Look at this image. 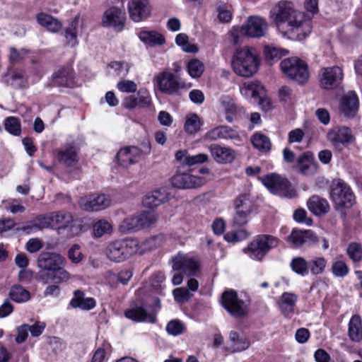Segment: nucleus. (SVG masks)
Wrapping results in <instances>:
<instances>
[{"label": "nucleus", "mask_w": 362, "mask_h": 362, "mask_svg": "<svg viewBox=\"0 0 362 362\" xmlns=\"http://www.w3.org/2000/svg\"><path fill=\"white\" fill-rule=\"evenodd\" d=\"M272 12L277 29L284 37L303 40L310 33V22L305 18L303 13L296 11L291 2H279Z\"/></svg>", "instance_id": "1"}, {"label": "nucleus", "mask_w": 362, "mask_h": 362, "mask_svg": "<svg viewBox=\"0 0 362 362\" xmlns=\"http://www.w3.org/2000/svg\"><path fill=\"white\" fill-rule=\"evenodd\" d=\"M231 64L238 76L247 78L258 71L260 60L254 48L245 46L235 51Z\"/></svg>", "instance_id": "2"}, {"label": "nucleus", "mask_w": 362, "mask_h": 362, "mask_svg": "<svg viewBox=\"0 0 362 362\" xmlns=\"http://www.w3.org/2000/svg\"><path fill=\"white\" fill-rule=\"evenodd\" d=\"M139 251V242L135 239L123 238L107 243L104 254L111 262L119 263L125 261Z\"/></svg>", "instance_id": "3"}, {"label": "nucleus", "mask_w": 362, "mask_h": 362, "mask_svg": "<svg viewBox=\"0 0 362 362\" xmlns=\"http://www.w3.org/2000/svg\"><path fill=\"white\" fill-rule=\"evenodd\" d=\"M66 259L57 252H47V284H60L71 278L70 274L64 269Z\"/></svg>", "instance_id": "4"}, {"label": "nucleus", "mask_w": 362, "mask_h": 362, "mask_svg": "<svg viewBox=\"0 0 362 362\" xmlns=\"http://www.w3.org/2000/svg\"><path fill=\"white\" fill-rule=\"evenodd\" d=\"M282 72L291 80L298 84L305 83L309 78L307 64L298 57H289L280 63Z\"/></svg>", "instance_id": "5"}, {"label": "nucleus", "mask_w": 362, "mask_h": 362, "mask_svg": "<svg viewBox=\"0 0 362 362\" xmlns=\"http://www.w3.org/2000/svg\"><path fill=\"white\" fill-rule=\"evenodd\" d=\"M279 240L269 235L257 236L247 246L246 252L254 259L262 260L272 248L278 245Z\"/></svg>", "instance_id": "6"}, {"label": "nucleus", "mask_w": 362, "mask_h": 362, "mask_svg": "<svg viewBox=\"0 0 362 362\" xmlns=\"http://www.w3.org/2000/svg\"><path fill=\"white\" fill-rule=\"evenodd\" d=\"M221 304L235 317H243L249 311L248 305L240 299L233 290H228L222 293Z\"/></svg>", "instance_id": "7"}, {"label": "nucleus", "mask_w": 362, "mask_h": 362, "mask_svg": "<svg viewBox=\"0 0 362 362\" xmlns=\"http://www.w3.org/2000/svg\"><path fill=\"white\" fill-rule=\"evenodd\" d=\"M235 213L231 221L233 228H240L248 222V218L253 211V203L249 195L242 194L234 202Z\"/></svg>", "instance_id": "8"}, {"label": "nucleus", "mask_w": 362, "mask_h": 362, "mask_svg": "<svg viewBox=\"0 0 362 362\" xmlns=\"http://www.w3.org/2000/svg\"><path fill=\"white\" fill-rule=\"evenodd\" d=\"M327 139L335 150L341 151L354 140V136L351 129L336 126L329 129Z\"/></svg>", "instance_id": "9"}, {"label": "nucleus", "mask_w": 362, "mask_h": 362, "mask_svg": "<svg viewBox=\"0 0 362 362\" xmlns=\"http://www.w3.org/2000/svg\"><path fill=\"white\" fill-rule=\"evenodd\" d=\"M154 81L158 90L168 95H179L180 90L184 87L176 76L168 71L158 74Z\"/></svg>", "instance_id": "10"}, {"label": "nucleus", "mask_w": 362, "mask_h": 362, "mask_svg": "<svg viewBox=\"0 0 362 362\" xmlns=\"http://www.w3.org/2000/svg\"><path fill=\"white\" fill-rule=\"evenodd\" d=\"M330 197L337 206L344 208L351 207L354 200L351 188L341 180L333 183Z\"/></svg>", "instance_id": "11"}, {"label": "nucleus", "mask_w": 362, "mask_h": 362, "mask_svg": "<svg viewBox=\"0 0 362 362\" xmlns=\"http://www.w3.org/2000/svg\"><path fill=\"white\" fill-rule=\"evenodd\" d=\"M150 152V146H146L142 150L137 146H127L121 148L116 155L118 163L123 167H128L139 162Z\"/></svg>", "instance_id": "12"}, {"label": "nucleus", "mask_w": 362, "mask_h": 362, "mask_svg": "<svg viewBox=\"0 0 362 362\" xmlns=\"http://www.w3.org/2000/svg\"><path fill=\"white\" fill-rule=\"evenodd\" d=\"M73 214L64 210L54 211L47 216V228L61 230H71L74 223Z\"/></svg>", "instance_id": "13"}, {"label": "nucleus", "mask_w": 362, "mask_h": 362, "mask_svg": "<svg viewBox=\"0 0 362 362\" xmlns=\"http://www.w3.org/2000/svg\"><path fill=\"white\" fill-rule=\"evenodd\" d=\"M343 71L337 66L320 69L318 74L320 86L326 90L338 86L343 79Z\"/></svg>", "instance_id": "14"}, {"label": "nucleus", "mask_w": 362, "mask_h": 362, "mask_svg": "<svg viewBox=\"0 0 362 362\" xmlns=\"http://www.w3.org/2000/svg\"><path fill=\"white\" fill-rule=\"evenodd\" d=\"M173 269L180 272L186 276H196L199 272V264L194 258L187 255L177 254L173 259Z\"/></svg>", "instance_id": "15"}, {"label": "nucleus", "mask_w": 362, "mask_h": 362, "mask_svg": "<svg viewBox=\"0 0 362 362\" xmlns=\"http://www.w3.org/2000/svg\"><path fill=\"white\" fill-rule=\"evenodd\" d=\"M80 207L86 211H98L109 207L111 204L110 197L104 194H91L81 197L78 202Z\"/></svg>", "instance_id": "16"}, {"label": "nucleus", "mask_w": 362, "mask_h": 362, "mask_svg": "<svg viewBox=\"0 0 362 362\" xmlns=\"http://www.w3.org/2000/svg\"><path fill=\"white\" fill-rule=\"evenodd\" d=\"M262 184L273 194L286 196L290 187L289 182L279 175L270 173L260 178Z\"/></svg>", "instance_id": "17"}, {"label": "nucleus", "mask_w": 362, "mask_h": 362, "mask_svg": "<svg viewBox=\"0 0 362 362\" xmlns=\"http://www.w3.org/2000/svg\"><path fill=\"white\" fill-rule=\"evenodd\" d=\"M267 23L264 19L259 16H251L241 26L240 31L251 37H260L265 35Z\"/></svg>", "instance_id": "18"}, {"label": "nucleus", "mask_w": 362, "mask_h": 362, "mask_svg": "<svg viewBox=\"0 0 362 362\" xmlns=\"http://www.w3.org/2000/svg\"><path fill=\"white\" fill-rule=\"evenodd\" d=\"M240 90L245 98L254 99L262 105L264 102H267L268 106L269 105V103L264 98L265 90L259 82L255 81L245 83L240 87Z\"/></svg>", "instance_id": "19"}, {"label": "nucleus", "mask_w": 362, "mask_h": 362, "mask_svg": "<svg viewBox=\"0 0 362 362\" xmlns=\"http://www.w3.org/2000/svg\"><path fill=\"white\" fill-rule=\"evenodd\" d=\"M173 185L180 189H190L202 186L205 183L204 177L189 173H177L172 178Z\"/></svg>", "instance_id": "20"}, {"label": "nucleus", "mask_w": 362, "mask_h": 362, "mask_svg": "<svg viewBox=\"0 0 362 362\" xmlns=\"http://www.w3.org/2000/svg\"><path fill=\"white\" fill-rule=\"evenodd\" d=\"M130 18L135 22L147 18L151 13L147 0H130L128 3Z\"/></svg>", "instance_id": "21"}, {"label": "nucleus", "mask_w": 362, "mask_h": 362, "mask_svg": "<svg viewBox=\"0 0 362 362\" xmlns=\"http://www.w3.org/2000/svg\"><path fill=\"white\" fill-rule=\"evenodd\" d=\"M151 103L148 91L145 88H141L136 95L126 97L123 102L124 107L132 110L135 107H148Z\"/></svg>", "instance_id": "22"}, {"label": "nucleus", "mask_w": 362, "mask_h": 362, "mask_svg": "<svg viewBox=\"0 0 362 362\" xmlns=\"http://www.w3.org/2000/svg\"><path fill=\"white\" fill-rule=\"evenodd\" d=\"M125 13L117 7L108 8L103 15V23L106 26L113 27L119 30L124 25Z\"/></svg>", "instance_id": "23"}, {"label": "nucleus", "mask_w": 362, "mask_h": 362, "mask_svg": "<svg viewBox=\"0 0 362 362\" xmlns=\"http://www.w3.org/2000/svg\"><path fill=\"white\" fill-rule=\"evenodd\" d=\"M287 241L292 247H298L303 244H313L317 241V238L311 230H300L293 229L287 237Z\"/></svg>", "instance_id": "24"}, {"label": "nucleus", "mask_w": 362, "mask_h": 362, "mask_svg": "<svg viewBox=\"0 0 362 362\" xmlns=\"http://www.w3.org/2000/svg\"><path fill=\"white\" fill-rule=\"evenodd\" d=\"M358 108V99L354 91H349L341 99L340 110L346 117H354Z\"/></svg>", "instance_id": "25"}, {"label": "nucleus", "mask_w": 362, "mask_h": 362, "mask_svg": "<svg viewBox=\"0 0 362 362\" xmlns=\"http://www.w3.org/2000/svg\"><path fill=\"white\" fill-rule=\"evenodd\" d=\"M53 86L73 88L76 86L73 71L69 68H61L52 77Z\"/></svg>", "instance_id": "26"}, {"label": "nucleus", "mask_w": 362, "mask_h": 362, "mask_svg": "<svg viewBox=\"0 0 362 362\" xmlns=\"http://www.w3.org/2000/svg\"><path fill=\"white\" fill-rule=\"evenodd\" d=\"M209 148L211 156L217 163H229L235 159V152L231 148L217 144H212Z\"/></svg>", "instance_id": "27"}, {"label": "nucleus", "mask_w": 362, "mask_h": 362, "mask_svg": "<svg viewBox=\"0 0 362 362\" xmlns=\"http://www.w3.org/2000/svg\"><path fill=\"white\" fill-rule=\"evenodd\" d=\"M298 300V296L293 293L284 292L279 298L277 305L281 313L285 317L294 313V308Z\"/></svg>", "instance_id": "28"}, {"label": "nucleus", "mask_w": 362, "mask_h": 362, "mask_svg": "<svg viewBox=\"0 0 362 362\" xmlns=\"http://www.w3.org/2000/svg\"><path fill=\"white\" fill-rule=\"evenodd\" d=\"M175 160L180 164L188 166L204 163L208 160L209 158L205 153L190 156L186 150L177 151L175 153Z\"/></svg>", "instance_id": "29"}, {"label": "nucleus", "mask_w": 362, "mask_h": 362, "mask_svg": "<svg viewBox=\"0 0 362 362\" xmlns=\"http://www.w3.org/2000/svg\"><path fill=\"white\" fill-rule=\"evenodd\" d=\"M297 168L305 175H313L317 171V164L314 161L313 153L305 152L298 158Z\"/></svg>", "instance_id": "30"}, {"label": "nucleus", "mask_w": 362, "mask_h": 362, "mask_svg": "<svg viewBox=\"0 0 362 362\" xmlns=\"http://www.w3.org/2000/svg\"><path fill=\"white\" fill-rule=\"evenodd\" d=\"M170 194L165 189L155 190L146 194L143 199V204L148 208L160 206L169 199Z\"/></svg>", "instance_id": "31"}, {"label": "nucleus", "mask_w": 362, "mask_h": 362, "mask_svg": "<svg viewBox=\"0 0 362 362\" xmlns=\"http://www.w3.org/2000/svg\"><path fill=\"white\" fill-rule=\"evenodd\" d=\"M233 352H240L247 349L250 342L240 330H232L228 336Z\"/></svg>", "instance_id": "32"}, {"label": "nucleus", "mask_w": 362, "mask_h": 362, "mask_svg": "<svg viewBox=\"0 0 362 362\" xmlns=\"http://www.w3.org/2000/svg\"><path fill=\"white\" fill-rule=\"evenodd\" d=\"M70 305L74 308L90 310L95 307L96 301L93 298H85V293L82 291L76 290L70 301Z\"/></svg>", "instance_id": "33"}, {"label": "nucleus", "mask_w": 362, "mask_h": 362, "mask_svg": "<svg viewBox=\"0 0 362 362\" xmlns=\"http://www.w3.org/2000/svg\"><path fill=\"white\" fill-rule=\"evenodd\" d=\"M308 207L312 213L317 216L325 214L329 209L328 202L317 195H313L308 199Z\"/></svg>", "instance_id": "34"}, {"label": "nucleus", "mask_w": 362, "mask_h": 362, "mask_svg": "<svg viewBox=\"0 0 362 362\" xmlns=\"http://www.w3.org/2000/svg\"><path fill=\"white\" fill-rule=\"evenodd\" d=\"M127 318L135 322H154L156 317L153 315L148 314L142 307H135L125 311Z\"/></svg>", "instance_id": "35"}, {"label": "nucleus", "mask_w": 362, "mask_h": 362, "mask_svg": "<svg viewBox=\"0 0 362 362\" xmlns=\"http://www.w3.org/2000/svg\"><path fill=\"white\" fill-rule=\"evenodd\" d=\"M209 136L213 140L219 139H235L238 137V134L235 130L229 127L220 126L209 132Z\"/></svg>", "instance_id": "36"}, {"label": "nucleus", "mask_w": 362, "mask_h": 362, "mask_svg": "<svg viewBox=\"0 0 362 362\" xmlns=\"http://www.w3.org/2000/svg\"><path fill=\"white\" fill-rule=\"evenodd\" d=\"M331 272L334 276L337 278H344L349 273V267L342 255L336 257L331 265Z\"/></svg>", "instance_id": "37"}, {"label": "nucleus", "mask_w": 362, "mask_h": 362, "mask_svg": "<svg viewBox=\"0 0 362 362\" xmlns=\"http://www.w3.org/2000/svg\"><path fill=\"white\" fill-rule=\"evenodd\" d=\"M139 39L151 46L161 45L165 43L164 37L156 31H141L139 34Z\"/></svg>", "instance_id": "38"}, {"label": "nucleus", "mask_w": 362, "mask_h": 362, "mask_svg": "<svg viewBox=\"0 0 362 362\" xmlns=\"http://www.w3.org/2000/svg\"><path fill=\"white\" fill-rule=\"evenodd\" d=\"M349 336L354 341H359L362 339L361 320L357 315H353L349 321Z\"/></svg>", "instance_id": "39"}, {"label": "nucleus", "mask_w": 362, "mask_h": 362, "mask_svg": "<svg viewBox=\"0 0 362 362\" xmlns=\"http://www.w3.org/2000/svg\"><path fill=\"white\" fill-rule=\"evenodd\" d=\"M220 104L225 112L226 120L232 122L237 114V107L233 99L228 96H223L220 99Z\"/></svg>", "instance_id": "40"}, {"label": "nucleus", "mask_w": 362, "mask_h": 362, "mask_svg": "<svg viewBox=\"0 0 362 362\" xmlns=\"http://www.w3.org/2000/svg\"><path fill=\"white\" fill-rule=\"evenodd\" d=\"M164 241V236L161 234L151 236L144 240L141 244L139 243V251L140 254L151 251L159 247Z\"/></svg>", "instance_id": "41"}, {"label": "nucleus", "mask_w": 362, "mask_h": 362, "mask_svg": "<svg viewBox=\"0 0 362 362\" xmlns=\"http://www.w3.org/2000/svg\"><path fill=\"white\" fill-rule=\"evenodd\" d=\"M6 83L17 88L23 86L24 83V74L21 69L11 67L6 74Z\"/></svg>", "instance_id": "42"}, {"label": "nucleus", "mask_w": 362, "mask_h": 362, "mask_svg": "<svg viewBox=\"0 0 362 362\" xmlns=\"http://www.w3.org/2000/svg\"><path fill=\"white\" fill-rule=\"evenodd\" d=\"M346 252L354 265L358 264L362 262V245L361 243L356 242L350 243L347 245Z\"/></svg>", "instance_id": "43"}, {"label": "nucleus", "mask_w": 362, "mask_h": 362, "mask_svg": "<svg viewBox=\"0 0 362 362\" xmlns=\"http://www.w3.org/2000/svg\"><path fill=\"white\" fill-rule=\"evenodd\" d=\"M79 27L80 20L78 18H76L66 28L65 37L67 41V44L71 47H74L77 45V34Z\"/></svg>", "instance_id": "44"}, {"label": "nucleus", "mask_w": 362, "mask_h": 362, "mask_svg": "<svg viewBox=\"0 0 362 362\" xmlns=\"http://www.w3.org/2000/svg\"><path fill=\"white\" fill-rule=\"evenodd\" d=\"M10 298L17 303H24L28 301L30 298V294L22 286L16 284L13 285L9 291Z\"/></svg>", "instance_id": "45"}, {"label": "nucleus", "mask_w": 362, "mask_h": 362, "mask_svg": "<svg viewBox=\"0 0 362 362\" xmlns=\"http://www.w3.org/2000/svg\"><path fill=\"white\" fill-rule=\"evenodd\" d=\"M60 162L66 165H72L77 163V152L74 146H68L59 151V153Z\"/></svg>", "instance_id": "46"}, {"label": "nucleus", "mask_w": 362, "mask_h": 362, "mask_svg": "<svg viewBox=\"0 0 362 362\" xmlns=\"http://www.w3.org/2000/svg\"><path fill=\"white\" fill-rule=\"evenodd\" d=\"M137 217L141 230L153 226L158 220V215L153 211H144Z\"/></svg>", "instance_id": "47"}, {"label": "nucleus", "mask_w": 362, "mask_h": 362, "mask_svg": "<svg viewBox=\"0 0 362 362\" xmlns=\"http://www.w3.org/2000/svg\"><path fill=\"white\" fill-rule=\"evenodd\" d=\"M202 122L199 117L195 113H190L186 116L185 130L188 134L197 132L201 127Z\"/></svg>", "instance_id": "48"}, {"label": "nucleus", "mask_w": 362, "mask_h": 362, "mask_svg": "<svg viewBox=\"0 0 362 362\" xmlns=\"http://www.w3.org/2000/svg\"><path fill=\"white\" fill-rule=\"evenodd\" d=\"M112 231V224L105 219L98 221L93 226V235L95 238H101L104 235L110 234Z\"/></svg>", "instance_id": "49"}, {"label": "nucleus", "mask_w": 362, "mask_h": 362, "mask_svg": "<svg viewBox=\"0 0 362 362\" xmlns=\"http://www.w3.org/2000/svg\"><path fill=\"white\" fill-rule=\"evenodd\" d=\"M66 347V343L59 337H49L47 341V351H50L49 355H58L65 350Z\"/></svg>", "instance_id": "50"}, {"label": "nucleus", "mask_w": 362, "mask_h": 362, "mask_svg": "<svg viewBox=\"0 0 362 362\" xmlns=\"http://www.w3.org/2000/svg\"><path fill=\"white\" fill-rule=\"evenodd\" d=\"M251 141L254 147L260 151L266 152L270 150L271 142L269 138L262 134H254Z\"/></svg>", "instance_id": "51"}, {"label": "nucleus", "mask_w": 362, "mask_h": 362, "mask_svg": "<svg viewBox=\"0 0 362 362\" xmlns=\"http://www.w3.org/2000/svg\"><path fill=\"white\" fill-rule=\"evenodd\" d=\"M119 230L122 233L136 232L140 230V226L137 215L132 216L124 219L120 225Z\"/></svg>", "instance_id": "52"}, {"label": "nucleus", "mask_w": 362, "mask_h": 362, "mask_svg": "<svg viewBox=\"0 0 362 362\" xmlns=\"http://www.w3.org/2000/svg\"><path fill=\"white\" fill-rule=\"evenodd\" d=\"M327 266V260L322 257H315L308 263V269L313 275L322 274Z\"/></svg>", "instance_id": "53"}, {"label": "nucleus", "mask_w": 362, "mask_h": 362, "mask_svg": "<svg viewBox=\"0 0 362 362\" xmlns=\"http://www.w3.org/2000/svg\"><path fill=\"white\" fill-rule=\"evenodd\" d=\"M291 267L293 272L301 276L308 273V263L303 257H295L291 262Z\"/></svg>", "instance_id": "54"}, {"label": "nucleus", "mask_w": 362, "mask_h": 362, "mask_svg": "<svg viewBox=\"0 0 362 362\" xmlns=\"http://www.w3.org/2000/svg\"><path fill=\"white\" fill-rule=\"evenodd\" d=\"M2 206L12 214L23 213L25 207L16 199L9 198L2 201Z\"/></svg>", "instance_id": "55"}, {"label": "nucleus", "mask_w": 362, "mask_h": 362, "mask_svg": "<svg viewBox=\"0 0 362 362\" xmlns=\"http://www.w3.org/2000/svg\"><path fill=\"white\" fill-rule=\"evenodd\" d=\"M187 70L192 77L199 78L204 71V65L198 59H192L188 64Z\"/></svg>", "instance_id": "56"}, {"label": "nucleus", "mask_w": 362, "mask_h": 362, "mask_svg": "<svg viewBox=\"0 0 362 362\" xmlns=\"http://www.w3.org/2000/svg\"><path fill=\"white\" fill-rule=\"evenodd\" d=\"M4 126L6 130L14 136H18L21 134V123L16 117H7L4 121Z\"/></svg>", "instance_id": "57"}, {"label": "nucleus", "mask_w": 362, "mask_h": 362, "mask_svg": "<svg viewBox=\"0 0 362 362\" xmlns=\"http://www.w3.org/2000/svg\"><path fill=\"white\" fill-rule=\"evenodd\" d=\"M176 44L182 46L184 51L187 52H197V47L194 45H190L188 42V36L185 33H180L175 38Z\"/></svg>", "instance_id": "58"}, {"label": "nucleus", "mask_w": 362, "mask_h": 362, "mask_svg": "<svg viewBox=\"0 0 362 362\" xmlns=\"http://www.w3.org/2000/svg\"><path fill=\"white\" fill-rule=\"evenodd\" d=\"M185 329L184 325L178 320L170 321L166 326L167 332L173 336L181 334Z\"/></svg>", "instance_id": "59"}, {"label": "nucleus", "mask_w": 362, "mask_h": 362, "mask_svg": "<svg viewBox=\"0 0 362 362\" xmlns=\"http://www.w3.org/2000/svg\"><path fill=\"white\" fill-rule=\"evenodd\" d=\"M264 53L267 59H279L282 56L288 54V51L278 47L267 46L264 48Z\"/></svg>", "instance_id": "60"}, {"label": "nucleus", "mask_w": 362, "mask_h": 362, "mask_svg": "<svg viewBox=\"0 0 362 362\" xmlns=\"http://www.w3.org/2000/svg\"><path fill=\"white\" fill-rule=\"evenodd\" d=\"M173 295L177 302L184 303L190 300L192 294L186 288H177L173 290Z\"/></svg>", "instance_id": "61"}, {"label": "nucleus", "mask_w": 362, "mask_h": 362, "mask_svg": "<svg viewBox=\"0 0 362 362\" xmlns=\"http://www.w3.org/2000/svg\"><path fill=\"white\" fill-rule=\"evenodd\" d=\"M117 87L119 90L124 93H135L137 90L136 83L130 80H122L119 81Z\"/></svg>", "instance_id": "62"}, {"label": "nucleus", "mask_w": 362, "mask_h": 362, "mask_svg": "<svg viewBox=\"0 0 362 362\" xmlns=\"http://www.w3.org/2000/svg\"><path fill=\"white\" fill-rule=\"evenodd\" d=\"M9 59L12 62H18L21 61L28 53L25 49H18L15 47L10 48Z\"/></svg>", "instance_id": "63"}, {"label": "nucleus", "mask_w": 362, "mask_h": 362, "mask_svg": "<svg viewBox=\"0 0 362 362\" xmlns=\"http://www.w3.org/2000/svg\"><path fill=\"white\" fill-rule=\"evenodd\" d=\"M62 28V23L52 16L47 15V30L52 33H57Z\"/></svg>", "instance_id": "64"}]
</instances>
